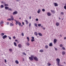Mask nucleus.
<instances>
[{"label":"nucleus","instance_id":"obj_21","mask_svg":"<svg viewBox=\"0 0 66 66\" xmlns=\"http://www.w3.org/2000/svg\"><path fill=\"white\" fill-rule=\"evenodd\" d=\"M14 46H15V47H16L17 46V44H16V42H14Z\"/></svg>","mask_w":66,"mask_h":66},{"label":"nucleus","instance_id":"obj_23","mask_svg":"<svg viewBox=\"0 0 66 66\" xmlns=\"http://www.w3.org/2000/svg\"><path fill=\"white\" fill-rule=\"evenodd\" d=\"M61 14L62 15H64V12H61Z\"/></svg>","mask_w":66,"mask_h":66},{"label":"nucleus","instance_id":"obj_38","mask_svg":"<svg viewBox=\"0 0 66 66\" xmlns=\"http://www.w3.org/2000/svg\"><path fill=\"white\" fill-rule=\"evenodd\" d=\"M60 47H63V45L62 44H61L60 45Z\"/></svg>","mask_w":66,"mask_h":66},{"label":"nucleus","instance_id":"obj_32","mask_svg":"<svg viewBox=\"0 0 66 66\" xmlns=\"http://www.w3.org/2000/svg\"><path fill=\"white\" fill-rule=\"evenodd\" d=\"M35 26H36V27H38L37 24V23H35Z\"/></svg>","mask_w":66,"mask_h":66},{"label":"nucleus","instance_id":"obj_29","mask_svg":"<svg viewBox=\"0 0 66 66\" xmlns=\"http://www.w3.org/2000/svg\"><path fill=\"white\" fill-rule=\"evenodd\" d=\"M27 39H28V42H29L30 41V39H29V38L28 37H27Z\"/></svg>","mask_w":66,"mask_h":66},{"label":"nucleus","instance_id":"obj_37","mask_svg":"<svg viewBox=\"0 0 66 66\" xmlns=\"http://www.w3.org/2000/svg\"><path fill=\"white\" fill-rule=\"evenodd\" d=\"M12 49H9V51H10V52H12Z\"/></svg>","mask_w":66,"mask_h":66},{"label":"nucleus","instance_id":"obj_40","mask_svg":"<svg viewBox=\"0 0 66 66\" xmlns=\"http://www.w3.org/2000/svg\"><path fill=\"white\" fill-rule=\"evenodd\" d=\"M31 57H32V58H34V55H31Z\"/></svg>","mask_w":66,"mask_h":66},{"label":"nucleus","instance_id":"obj_10","mask_svg":"<svg viewBox=\"0 0 66 66\" xmlns=\"http://www.w3.org/2000/svg\"><path fill=\"white\" fill-rule=\"evenodd\" d=\"M54 4L55 6H58V4L57 3H54Z\"/></svg>","mask_w":66,"mask_h":66},{"label":"nucleus","instance_id":"obj_33","mask_svg":"<svg viewBox=\"0 0 66 66\" xmlns=\"http://www.w3.org/2000/svg\"><path fill=\"white\" fill-rule=\"evenodd\" d=\"M62 49L63 50H65V48L64 47H62Z\"/></svg>","mask_w":66,"mask_h":66},{"label":"nucleus","instance_id":"obj_6","mask_svg":"<svg viewBox=\"0 0 66 66\" xmlns=\"http://www.w3.org/2000/svg\"><path fill=\"white\" fill-rule=\"evenodd\" d=\"M3 39H5V38H6L7 37V36L6 35H5L4 36H2Z\"/></svg>","mask_w":66,"mask_h":66},{"label":"nucleus","instance_id":"obj_12","mask_svg":"<svg viewBox=\"0 0 66 66\" xmlns=\"http://www.w3.org/2000/svg\"><path fill=\"white\" fill-rule=\"evenodd\" d=\"M11 19L12 20H14V18L13 17V16H11Z\"/></svg>","mask_w":66,"mask_h":66},{"label":"nucleus","instance_id":"obj_58","mask_svg":"<svg viewBox=\"0 0 66 66\" xmlns=\"http://www.w3.org/2000/svg\"><path fill=\"white\" fill-rule=\"evenodd\" d=\"M29 19H31V16H30V17L29 18Z\"/></svg>","mask_w":66,"mask_h":66},{"label":"nucleus","instance_id":"obj_17","mask_svg":"<svg viewBox=\"0 0 66 66\" xmlns=\"http://www.w3.org/2000/svg\"><path fill=\"white\" fill-rule=\"evenodd\" d=\"M40 12V9H39L37 13L38 14H39Z\"/></svg>","mask_w":66,"mask_h":66},{"label":"nucleus","instance_id":"obj_41","mask_svg":"<svg viewBox=\"0 0 66 66\" xmlns=\"http://www.w3.org/2000/svg\"><path fill=\"white\" fill-rule=\"evenodd\" d=\"M1 36H3L4 35V33H2L1 34Z\"/></svg>","mask_w":66,"mask_h":66},{"label":"nucleus","instance_id":"obj_25","mask_svg":"<svg viewBox=\"0 0 66 66\" xmlns=\"http://www.w3.org/2000/svg\"><path fill=\"white\" fill-rule=\"evenodd\" d=\"M7 20H8V21H11L12 20V19L11 18H9L7 19Z\"/></svg>","mask_w":66,"mask_h":66},{"label":"nucleus","instance_id":"obj_27","mask_svg":"<svg viewBox=\"0 0 66 66\" xmlns=\"http://www.w3.org/2000/svg\"><path fill=\"white\" fill-rule=\"evenodd\" d=\"M38 34L39 36H42V34L40 33L39 32L38 33Z\"/></svg>","mask_w":66,"mask_h":66},{"label":"nucleus","instance_id":"obj_57","mask_svg":"<svg viewBox=\"0 0 66 66\" xmlns=\"http://www.w3.org/2000/svg\"><path fill=\"white\" fill-rule=\"evenodd\" d=\"M1 3H4H4H5L3 2H1Z\"/></svg>","mask_w":66,"mask_h":66},{"label":"nucleus","instance_id":"obj_18","mask_svg":"<svg viewBox=\"0 0 66 66\" xmlns=\"http://www.w3.org/2000/svg\"><path fill=\"white\" fill-rule=\"evenodd\" d=\"M45 48H46V49H48V45H46L45 46Z\"/></svg>","mask_w":66,"mask_h":66},{"label":"nucleus","instance_id":"obj_22","mask_svg":"<svg viewBox=\"0 0 66 66\" xmlns=\"http://www.w3.org/2000/svg\"><path fill=\"white\" fill-rule=\"evenodd\" d=\"M4 4H5V5H4L5 6H8V4H5V3H4Z\"/></svg>","mask_w":66,"mask_h":66},{"label":"nucleus","instance_id":"obj_34","mask_svg":"<svg viewBox=\"0 0 66 66\" xmlns=\"http://www.w3.org/2000/svg\"><path fill=\"white\" fill-rule=\"evenodd\" d=\"M35 40L34 39H31V41L32 42H34Z\"/></svg>","mask_w":66,"mask_h":66},{"label":"nucleus","instance_id":"obj_60","mask_svg":"<svg viewBox=\"0 0 66 66\" xmlns=\"http://www.w3.org/2000/svg\"><path fill=\"white\" fill-rule=\"evenodd\" d=\"M44 52V51L43 50H42V52Z\"/></svg>","mask_w":66,"mask_h":66},{"label":"nucleus","instance_id":"obj_63","mask_svg":"<svg viewBox=\"0 0 66 66\" xmlns=\"http://www.w3.org/2000/svg\"><path fill=\"white\" fill-rule=\"evenodd\" d=\"M40 52H42V50H41L40 51Z\"/></svg>","mask_w":66,"mask_h":66},{"label":"nucleus","instance_id":"obj_26","mask_svg":"<svg viewBox=\"0 0 66 66\" xmlns=\"http://www.w3.org/2000/svg\"><path fill=\"white\" fill-rule=\"evenodd\" d=\"M53 45L52 43H50L49 44V46H52Z\"/></svg>","mask_w":66,"mask_h":66},{"label":"nucleus","instance_id":"obj_11","mask_svg":"<svg viewBox=\"0 0 66 66\" xmlns=\"http://www.w3.org/2000/svg\"><path fill=\"white\" fill-rule=\"evenodd\" d=\"M65 52L64 51H62V55H64L65 54Z\"/></svg>","mask_w":66,"mask_h":66},{"label":"nucleus","instance_id":"obj_54","mask_svg":"<svg viewBox=\"0 0 66 66\" xmlns=\"http://www.w3.org/2000/svg\"><path fill=\"white\" fill-rule=\"evenodd\" d=\"M7 25H9V22H7Z\"/></svg>","mask_w":66,"mask_h":66},{"label":"nucleus","instance_id":"obj_47","mask_svg":"<svg viewBox=\"0 0 66 66\" xmlns=\"http://www.w3.org/2000/svg\"><path fill=\"white\" fill-rule=\"evenodd\" d=\"M13 39H15V38H16V37H15V36L13 37Z\"/></svg>","mask_w":66,"mask_h":66},{"label":"nucleus","instance_id":"obj_1","mask_svg":"<svg viewBox=\"0 0 66 66\" xmlns=\"http://www.w3.org/2000/svg\"><path fill=\"white\" fill-rule=\"evenodd\" d=\"M56 61L57 62V64L58 66H60V59L58 58H57L56 59Z\"/></svg>","mask_w":66,"mask_h":66},{"label":"nucleus","instance_id":"obj_51","mask_svg":"<svg viewBox=\"0 0 66 66\" xmlns=\"http://www.w3.org/2000/svg\"><path fill=\"white\" fill-rule=\"evenodd\" d=\"M55 50H56V51H57V48H55Z\"/></svg>","mask_w":66,"mask_h":66},{"label":"nucleus","instance_id":"obj_55","mask_svg":"<svg viewBox=\"0 0 66 66\" xmlns=\"http://www.w3.org/2000/svg\"><path fill=\"white\" fill-rule=\"evenodd\" d=\"M16 1H17V2H19L20 1H19V0H16Z\"/></svg>","mask_w":66,"mask_h":66},{"label":"nucleus","instance_id":"obj_52","mask_svg":"<svg viewBox=\"0 0 66 66\" xmlns=\"http://www.w3.org/2000/svg\"><path fill=\"white\" fill-rule=\"evenodd\" d=\"M32 39H34V37H32Z\"/></svg>","mask_w":66,"mask_h":66},{"label":"nucleus","instance_id":"obj_31","mask_svg":"<svg viewBox=\"0 0 66 66\" xmlns=\"http://www.w3.org/2000/svg\"><path fill=\"white\" fill-rule=\"evenodd\" d=\"M1 8H3L4 7V6L3 5H1Z\"/></svg>","mask_w":66,"mask_h":66},{"label":"nucleus","instance_id":"obj_42","mask_svg":"<svg viewBox=\"0 0 66 66\" xmlns=\"http://www.w3.org/2000/svg\"><path fill=\"white\" fill-rule=\"evenodd\" d=\"M21 35H22V36H24V34H23V33L22 32V33Z\"/></svg>","mask_w":66,"mask_h":66},{"label":"nucleus","instance_id":"obj_8","mask_svg":"<svg viewBox=\"0 0 66 66\" xmlns=\"http://www.w3.org/2000/svg\"><path fill=\"white\" fill-rule=\"evenodd\" d=\"M47 16H51V13L50 12H48L47 13Z\"/></svg>","mask_w":66,"mask_h":66},{"label":"nucleus","instance_id":"obj_64","mask_svg":"<svg viewBox=\"0 0 66 66\" xmlns=\"http://www.w3.org/2000/svg\"><path fill=\"white\" fill-rule=\"evenodd\" d=\"M64 5H65V6H66V3H65V4Z\"/></svg>","mask_w":66,"mask_h":66},{"label":"nucleus","instance_id":"obj_62","mask_svg":"<svg viewBox=\"0 0 66 66\" xmlns=\"http://www.w3.org/2000/svg\"><path fill=\"white\" fill-rule=\"evenodd\" d=\"M15 22H17V20H15Z\"/></svg>","mask_w":66,"mask_h":66},{"label":"nucleus","instance_id":"obj_14","mask_svg":"<svg viewBox=\"0 0 66 66\" xmlns=\"http://www.w3.org/2000/svg\"><path fill=\"white\" fill-rule=\"evenodd\" d=\"M14 24H13V23H11L10 24V27H12V26H14Z\"/></svg>","mask_w":66,"mask_h":66},{"label":"nucleus","instance_id":"obj_24","mask_svg":"<svg viewBox=\"0 0 66 66\" xmlns=\"http://www.w3.org/2000/svg\"><path fill=\"white\" fill-rule=\"evenodd\" d=\"M26 44H27V46H30V44L28 42L26 43Z\"/></svg>","mask_w":66,"mask_h":66},{"label":"nucleus","instance_id":"obj_45","mask_svg":"<svg viewBox=\"0 0 66 66\" xmlns=\"http://www.w3.org/2000/svg\"><path fill=\"white\" fill-rule=\"evenodd\" d=\"M64 8L65 10H66V6H64Z\"/></svg>","mask_w":66,"mask_h":66},{"label":"nucleus","instance_id":"obj_36","mask_svg":"<svg viewBox=\"0 0 66 66\" xmlns=\"http://www.w3.org/2000/svg\"><path fill=\"white\" fill-rule=\"evenodd\" d=\"M18 24L19 25V26H21V23L20 22H18Z\"/></svg>","mask_w":66,"mask_h":66},{"label":"nucleus","instance_id":"obj_5","mask_svg":"<svg viewBox=\"0 0 66 66\" xmlns=\"http://www.w3.org/2000/svg\"><path fill=\"white\" fill-rule=\"evenodd\" d=\"M17 13H18L17 11H15L12 14L13 15H15V14H17Z\"/></svg>","mask_w":66,"mask_h":66},{"label":"nucleus","instance_id":"obj_16","mask_svg":"<svg viewBox=\"0 0 66 66\" xmlns=\"http://www.w3.org/2000/svg\"><path fill=\"white\" fill-rule=\"evenodd\" d=\"M15 62L17 64H19V62L18 60H16L15 61Z\"/></svg>","mask_w":66,"mask_h":66},{"label":"nucleus","instance_id":"obj_46","mask_svg":"<svg viewBox=\"0 0 66 66\" xmlns=\"http://www.w3.org/2000/svg\"><path fill=\"white\" fill-rule=\"evenodd\" d=\"M16 25H17V24H18V22L16 21Z\"/></svg>","mask_w":66,"mask_h":66},{"label":"nucleus","instance_id":"obj_9","mask_svg":"<svg viewBox=\"0 0 66 66\" xmlns=\"http://www.w3.org/2000/svg\"><path fill=\"white\" fill-rule=\"evenodd\" d=\"M56 26H59L60 25V23H59V22H57L56 23Z\"/></svg>","mask_w":66,"mask_h":66},{"label":"nucleus","instance_id":"obj_20","mask_svg":"<svg viewBox=\"0 0 66 66\" xmlns=\"http://www.w3.org/2000/svg\"><path fill=\"white\" fill-rule=\"evenodd\" d=\"M5 9H6V10H8V9H9V7H5Z\"/></svg>","mask_w":66,"mask_h":66},{"label":"nucleus","instance_id":"obj_53","mask_svg":"<svg viewBox=\"0 0 66 66\" xmlns=\"http://www.w3.org/2000/svg\"><path fill=\"white\" fill-rule=\"evenodd\" d=\"M43 29L44 30H45V27H42Z\"/></svg>","mask_w":66,"mask_h":66},{"label":"nucleus","instance_id":"obj_48","mask_svg":"<svg viewBox=\"0 0 66 66\" xmlns=\"http://www.w3.org/2000/svg\"><path fill=\"white\" fill-rule=\"evenodd\" d=\"M36 21H38V19H36Z\"/></svg>","mask_w":66,"mask_h":66},{"label":"nucleus","instance_id":"obj_61","mask_svg":"<svg viewBox=\"0 0 66 66\" xmlns=\"http://www.w3.org/2000/svg\"><path fill=\"white\" fill-rule=\"evenodd\" d=\"M29 26H31V23H29Z\"/></svg>","mask_w":66,"mask_h":66},{"label":"nucleus","instance_id":"obj_13","mask_svg":"<svg viewBox=\"0 0 66 66\" xmlns=\"http://www.w3.org/2000/svg\"><path fill=\"white\" fill-rule=\"evenodd\" d=\"M34 34L35 35H36V36H37L38 35V33H37V32H35Z\"/></svg>","mask_w":66,"mask_h":66},{"label":"nucleus","instance_id":"obj_56","mask_svg":"<svg viewBox=\"0 0 66 66\" xmlns=\"http://www.w3.org/2000/svg\"><path fill=\"white\" fill-rule=\"evenodd\" d=\"M22 24L23 25H24V22H22Z\"/></svg>","mask_w":66,"mask_h":66},{"label":"nucleus","instance_id":"obj_43","mask_svg":"<svg viewBox=\"0 0 66 66\" xmlns=\"http://www.w3.org/2000/svg\"><path fill=\"white\" fill-rule=\"evenodd\" d=\"M42 11L43 12H45V10L44 9H43L42 10Z\"/></svg>","mask_w":66,"mask_h":66},{"label":"nucleus","instance_id":"obj_59","mask_svg":"<svg viewBox=\"0 0 66 66\" xmlns=\"http://www.w3.org/2000/svg\"><path fill=\"white\" fill-rule=\"evenodd\" d=\"M15 42H18V40H17V39H16L15 40Z\"/></svg>","mask_w":66,"mask_h":66},{"label":"nucleus","instance_id":"obj_15","mask_svg":"<svg viewBox=\"0 0 66 66\" xmlns=\"http://www.w3.org/2000/svg\"><path fill=\"white\" fill-rule=\"evenodd\" d=\"M18 47H19V48H21L22 47V46L21 44H19L18 45Z\"/></svg>","mask_w":66,"mask_h":66},{"label":"nucleus","instance_id":"obj_19","mask_svg":"<svg viewBox=\"0 0 66 66\" xmlns=\"http://www.w3.org/2000/svg\"><path fill=\"white\" fill-rule=\"evenodd\" d=\"M25 21H26V24H28L29 23V22H28V21H27V20H26Z\"/></svg>","mask_w":66,"mask_h":66},{"label":"nucleus","instance_id":"obj_28","mask_svg":"<svg viewBox=\"0 0 66 66\" xmlns=\"http://www.w3.org/2000/svg\"><path fill=\"white\" fill-rule=\"evenodd\" d=\"M51 11L52 13H55L54 11L51 10Z\"/></svg>","mask_w":66,"mask_h":66},{"label":"nucleus","instance_id":"obj_4","mask_svg":"<svg viewBox=\"0 0 66 66\" xmlns=\"http://www.w3.org/2000/svg\"><path fill=\"white\" fill-rule=\"evenodd\" d=\"M57 41V39H54V44H55L56 43V42Z\"/></svg>","mask_w":66,"mask_h":66},{"label":"nucleus","instance_id":"obj_35","mask_svg":"<svg viewBox=\"0 0 66 66\" xmlns=\"http://www.w3.org/2000/svg\"><path fill=\"white\" fill-rule=\"evenodd\" d=\"M41 26H42V24H38V27H40Z\"/></svg>","mask_w":66,"mask_h":66},{"label":"nucleus","instance_id":"obj_44","mask_svg":"<svg viewBox=\"0 0 66 66\" xmlns=\"http://www.w3.org/2000/svg\"><path fill=\"white\" fill-rule=\"evenodd\" d=\"M23 55H26V54L25 53H23Z\"/></svg>","mask_w":66,"mask_h":66},{"label":"nucleus","instance_id":"obj_2","mask_svg":"<svg viewBox=\"0 0 66 66\" xmlns=\"http://www.w3.org/2000/svg\"><path fill=\"white\" fill-rule=\"evenodd\" d=\"M3 21H2L0 22V24L1 27H3Z\"/></svg>","mask_w":66,"mask_h":66},{"label":"nucleus","instance_id":"obj_30","mask_svg":"<svg viewBox=\"0 0 66 66\" xmlns=\"http://www.w3.org/2000/svg\"><path fill=\"white\" fill-rule=\"evenodd\" d=\"M47 65L48 66H50V65H51V64L49 62L47 63Z\"/></svg>","mask_w":66,"mask_h":66},{"label":"nucleus","instance_id":"obj_7","mask_svg":"<svg viewBox=\"0 0 66 66\" xmlns=\"http://www.w3.org/2000/svg\"><path fill=\"white\" fill-rule=\"evenodd\" d=\"M29 59L30 61H33V58L30 57H29Z\"/></svg>","mask_w":66,"mask_h":66},{"label":"nucleus","instance_id":"obj_49","mask_svg":"<svg viewBox=\"0 0 66 66\" xmlns=\"http://www.w3.org/2000/svg\"><path fill=\"white\" fill-rule=\"evenodd\" d=\"M9 39H11V37H9Z\"/></svg>","mask_w":66,"mask_h":66},{"label":"nucleus","instance_id":"obj_50","mask_svg":"<svg viewBox=\"0 0 66 66\" xmlns=\"http://www.w3.org/2000/svg\"><path fill=\"white\" fill-rule=\"evenodd\" d=\"M4 61H5V63H6V59H5L4 60Z\"/></svg>","mask_w":66,"mask_h":66},{"label":"nucleus","instance_id":"obj_39","mask_svg":"<svg viewBox=\"0 0 66 66\" xmlns=\"http://www.w3.org/2000/svg\"><path fill=\"white\" fill-rule=\"evenodd\" d=\"M8 9V11H12V9L11 8H9Z\"/></svg>","mask_w":66,"mask_h":66},{"label":"nucleus","instance_id":"obj_3","mask_svg":"<svg viewBox=\"0 0 66 66\" xmlns=\"http://www.w3.org/2000/svg\"><path fill=\"white\" fill-rule=\"evenodd\" d=\"M34 59L35 60V61H38V58H37L36 57H34Z\"/></svg>","mask_w":66,"mask_h":66}]
</instances>
